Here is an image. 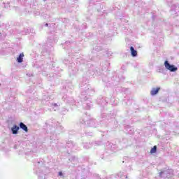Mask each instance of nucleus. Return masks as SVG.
<instances>
[{"mask_svg": "<svg viewBox=\"0 0 179 179\" xmlns=\"http://www.w3.org/2000/svg\"><path fill=\"white\" fill-rule=\"evenodd\" d=\"M80 87L82 90L81 100L82 101H85L83 103V106L85 110H90L92 108V104H90L92 101L89 99V97H87V95L86 94H93V93H94V90L93 89H90V85L87 84V82H82L80 84Z\"/></svg>", "mask_w": 179, "mask_h": 179, "instance_id": "nucleus-1", "label": "nucleus"}, {"mask_svg": "<svg viewBox=\"0 0 179 179\" xmlns=\"http://www.w3.org/2000/svg\"><path fill=\"white\" fill-rule=\"evenodd\" d=\"M35 173L38 176V179H45L47 174L50 173V169L45 166L43 161L38 162L36 163V168L35 169Z\"/></svg>", "mask_w": 179, "mask_h": 179, "instance_id": "nucleus-2", "label": "nucleus"}, {"mask_svg": "<svg viewBox=\"0 0 179 179\" xmlns=\"http://www.w3.org/2000/svg\"><path fill=\"white\" fill-rule=\"evenodd\" d=\"M79 124L84 125V127H91L92 128H96L97 127V123H96V120L90 119L87 116L84 117L83 118L80 119Z\"/></svg>", "mask_w": 179, "mask_h": 179, "instance_id": "nucleus-3", "label": "nucleus"}, {"mask_svg": "<svg viewBox=\"0 0 179 179\" xmlns=\"http://www.w3.org/2000/svg\"><path fill=\"white\" fill-rule=\"evenodd\" d=\"M164 66L166 69H167V71H169L170 72H177V71H178V68L174 64H171L168 60H166L164 62Z\"/></svg>", "mask_w": 179, "mask_h": 179, "instance_id": "nucleus-4", "label": "nucleus"}, {"mask_svg": "<svg viewBox=\"0 0 179 179\" xmlns=\"http://www.w3.org/2000/svg\"><path fill=\"white\" fill-rule=\"evenodd\" d=\"M160 177L162 178H170L173 176V170L168 169L166 171H164L159 173Z\"/></svg>", "mask_w": 179, "mask_h": 179, "instance_id": "nucleus-5", "label": "nucleus"}, {"mask_svg": "<svg viewBox=\"0 0 179 179\" xmlns=\"http://www.w3.org/2000/svg\"><path fill=\"white\" fill-rule=\"evenodd\" d=\"M66 148L70 150H73V149L76 150V144H74L73 141H70L66 143Z\"/></svg>", "mask_w": 179, "mask_h": 179, "instance_id": "nucleus-6", "label": "nucleus"}, {"mask_svg": "<svg viewBox=\"0 0 179 179\" xmlns=\"http://www.w3.org/2000/svg\"><path fill=\"white\" fill-rule=\"evenodd\" d=\"M19 129H20V127L16 124H14L13 127H11V133L13 135H17L19 134Z\"/></svg>", "mask_w": 179, "mask_h": 179, "instance_id": "nucleus-7", "label": "nucleus"}, {"mask_svg": "<svg viewBox=\"0 0 179 179\" xmlns=\"http://www.w3.org/2000/svg\"><path fill=\"white\" fill-rule=\"evenodd\" d=\"M160 87L152 88L150 91L151 96H156L160 92Z\"/></svg>", "mask_w": 179, "mask_h": 179, "instance_id": "nucleus-8", "label": "nucleus"}, {"mask_svg": "<svg viewBox=\"0 0 179 179\" xmlns=\"http://www.w3.org/2000/svg\"><path fill=\"white\" fill-rule=\"evenodd\" d=\"M98 104L99 106H102V107H104V106L107 104V100H106L104 98H99Z\"/></svg>", "mask_w": 179, "mask_h": 179, "instance_id": "nucleus-9", "label": "nucleus"}, {"mask_svg": "<svg viewBox=\"0 0 179 179\" xmlns=\"http://www.w3.org/2000/svg\"><path fill=\"white\" fill-rule=\"evenodd\" d=\"M22 131H24L25 132H29V128L27 126L23 123V122H20V127H19Z\"/></svg>", "mask_w": 179, "mask_h": 179, "instance_id": "nucleus-10", "label": "nucleus"}, {"mask_svg": "<svg viewBox=\"0 0 179 179\" xmlns=\"http://www.w3.org/2000/svg\"><path fill=\"white\" fill-rule=\"evenodd\" d=\"M130 51L131 54V57H138V51L135 50V48L133 46L130 47Z\"/></svg>", "mask_w": 179, "mask_h": 179, "instance_id": "nucleus-11", "label": "nucleus"}, {"mask_svg": "<svg viewBox=\"0 0 179 179\" xmlns=\"http://www.w3.org/2000/svg\"><path fill=\"white\" fill-rule=\"evenodd\" d=\"M56 127V132H62V131H64V127L61 124H59V122L57 123Z\"/></svg>", "mask_w": 179, "mask_h": 179, "instance_id": "nucleus-12", "label": "nucleus"}, {"mask_svg": "<svg viewBox=\"0 0 179 179\" xmlns=\"http://www.w3.org/2000/svg\"><path fill=\"white\" fill-rule=\"evenodd\" d=\"M24 57V54L20 53L19 56L17 57V62H18V64H22V62H23Z\"/></svg>", "mask_w": 179, "mask_h": 179, "instance_id": "nucleus-13", "label": "nucleus"}, {"mask_svg": "<svg viewBox=\"0 0 179 179\" xmlns=\"http://www.w3.org/2000/svg\"><path fill=\"white\" fill-rule=\"evenodd\" d=\"M50 69L49 64H43L41 66V69H42V71H44V72H45V71H47V69Z\"/></svg>", "mask_w": 179, "mask_h": 179, "instance_id": "nucleus-14", "label": "nucleus"}, {"mask_svg": "<svg viewBox=\"0 0 179 179\" xmlns=\"http://www.w3.org/2000/svg\"><path fill=\"white\" fill-rule=\"evenodd\" d=\"M93 146V143H84L85 149H90Z\"/></svg>", "mask_w": 179, "mask_h": 179, "instance_id": "nucleus-15", "label": "nucleus"}, {"mask_svg": "<svg viewBox=\"0 0 179 179\" xmlns=\"http://www.w3.org/2000/svg\"><path fill=\"white\" fill-rule=\"evenodd\" d=\"M69 162L71 163H75V162H78V158L75 156H72L71 158L69 159Z\"/></svg>", "mask_w": 179, "mask_h": 179, "instance_id": "nucleus-16", "label": "nucleus"}, {"mask_svg": "<svg viewBox=\"0 0 179 179\" xmlns=\"http://www.w3.org/2000/svg\"><path fill=\"white\" fill-rule=\"evenodd\" d=\"M157 152V146L155 145L150 150V153H156Z\"/></svg>", "mask_w": 179, "mask_h": 179, "instance_id": "nucleus-17", "label": "nucleus"}, {"mask_svg": "<svg viewBox=\"0 0 179 179\" xmlns=\"http://www.w3.org/2000/svg\"><path fill=\"white\" fill-rule=\"evenodd\" d=\"M50 99H51V97L50 96H47L45 95L43 96V100H45V101H48V100H50Z\"/></svg>", "mask_w": 179, "mask_h": 179, "instance_id": "nucleus-18", "label": "nucleus"}, {"mask_svg": "<svg viewBox=\"0 0 179 179\" xmlns=\"http://www.w3.org/2000/svg\"><path fill=\"white\" fill-rule=\"evenodd\" d=\"M63 99H64V100H66V101L67 102V103H72V101H69V98H68V96H63Z\"/></svg>", "mask_w": 179, "mask_h": 179, "instance_id": "nucleus-19", "label": "nucleus"}, {"mask_svg": "<svg viewBox=\"0 0 179 179\" xmlns=\"http://www.w3.org/2000/svg\"><path fill=\"white\" fill-rule=\"evenodd\" d=\"M58 176H59V177L64 178V173H62V171H59V172L58 173Z\"/></svg>", "mask_w": 179, "mask_h": 179, "instance_id": "nucleus-20", "label": "nucleus"}, {"mask_svg": "<svg viewBox=\"0 0 179 179\" xmlns=\"http://www.w3.org/2000/svg\"><path fill=\"white\" fill-rule=\"evenodd\" d=\"M64 64H65L66 65H68V64H69V59H65L63 61Z\"/></svg>", "mask_w": 179, "mask_h": 179, "instance_id": "nucleus-21", "label": "nucleus"}, {"mask_svg": "<svg viewBox=\"0 0 179 179\" xmlns=\"http://www.w3.org/2000/svg\"><path fill=\"white\" fill-rule=\"evenodd\" d=\"M45 27H48V29H51V25H50L49 23L45 24Z\"/></svg>", "mask_w": 179, "mask_h": 179, "instance_id": "nucleus-22", "label": "nucleus"}, {"mask_svg": "<svg viewBox=\"0 0 179 179\" xmlns=\"http://www.w3.org/2000/svg\"><path fill=\"white\" fill-rule=\"evenodd\" d=\"M106 117H107V115H106V113L101 115L102 118H106Z\"/></svg>", "mask_w": 179, "mask_h": 179, "instance_id": "nucleus-23", "label": "nucleus"}, {"mask_svg": "<svg viewBox=\"0 0 179 179\" xmlns=\"http://www.w3.org/2000/svg\"><path fill=\"white\" fill-rule=\"evenodd\" d=\"M18 146L19 145L17 144L14 145V149H17Z\"/></svg>", "mask_w": 179, "mask_h": 179, "instance_id": "nucleus-24", "label": "nucleus"}, {"mask_svg": "<svg viewBox=\"0 0 179 179\" xmlns=\"http://www.w3.org/2000/svg\"><path fill=\"white\" fill-rule=\"evenodd\" d=\"M95 145H101V142H99V143H97V142H95Z\"/></svg>", "mask_w": 179, "mask_h": 179, "instance_id": "nucleus-25", "label": "nucleus"}, {"mask_svg": "<svg viewBox=\"0 0 179 179\" xmlns=\"http://www.w3.org/2000/svg\"><path fill=\"white\" fill-rule=\"evenodd\" d=\"M53 106H54L55 107H57V106H58V104H57V103H53Z\"/></svg>", "mask_w": 179, "mask_h": 179, "instance_id": "nucleus-26", "label": "nucleus"}, {"mask_svg": "<svg viewBox=\"0 0 179 179\" xmlns=\"http://www.w3.org/2000/svg\"><path fill=\"white\" fill-rule=\"evenodd\" d=\"M27 76H31V74L27 73Z\"/></svg>", "mask_w": 179, "mask_h": 179, "instance_id": "nucleus-27", "label": "nucleus"}, {"mask_svg": "<svg viewBox=\"0 0 179 179\" xmlns=\"http://www.w3.org/2000/svg\"><path fill=\"white\" fill-rule=\"evenodd\" d=\"M52 78H53V79H54V78H55V76L52 75Z\"/></svg>", "mask_w": 179, "mask_h": 179, "instance_id": "nucleus-28", "label": "nucleus"}, {"mask_svg": "<svg viewBox=\"0 0 179 179\" xmlns=\"http://www.w3.org/2000/svg\"><path fill=\"white\" fill-rule=\"evenodd\" d=\"M132 170V168L131 167H130V169H129V171H131Z\"/></svg>", "mask_w": 179, "mask_h": 179, "instance_id": "nucleus-29", "label": "nucleus"}, {"mask_svg": "<svg viewBox=\"0 0 179 179\" xmlns=\"http://www.w3.org/2000/svg\"><path fill=\"white\" fill-rule=\"evenodd\" d=\"M72 71V69H69V71L71 72Z\"/></svg>", "mask_w": 179, "mask_h": 179, "instance_id": "nucleus-30", "label": "nucleus"}, {"mask_svg": "<svg viewBox=\"0 0 179 179\" xmlns=\"http://www.w3.org/2000/svg\"><path fill=\"white\" fill-rule=\"evenodd\" d=\"M97 178H98V179H99V178H100V177H99V176H97Z\"/></svg>", "mask_w": 179, "mask_h": 179, "instance_id": "nucleus-31", "label": "nucleus"}, {"mask_svg": "<svg viewBox=\"0 0 179 179\" xmlns=\"http://www.w3.org/2000/svg\"><path fill=\"white\" fill-rule=\"evenodd\" d=\"M73 75H75V73H73Z\"/></svg>", "mask_w": 179, "mask_h": 179, "instance_id": "nucleus-32", "label": "nucleus"}, {"mask_svg": "<svg viewBox=\"0 0 179 179\" xmlns=\"http://www.w3.org/2000/svg\"><path fill=\"white\" fill-rule=\"evenodd\" d=\"M49 76H50V78H51V75H50Z\"/></svg>", "mask_w": 179, "mask_h": 179, "instance_id": "nucleus-33", "label": "nucleus"}, {"mask_svg": "<svg viewBox=\"0 0 179 179\" xmlns=\"http://www.w3.org/2000/svg\"><path fill=\"white\" fill-rule=\"evenodd\" d=\"M101 159H103V157H101Z\"/></svg>", "mask_w": 179, "mask_h": 179, "instance_id": "nucleus-34", "label": "nucleus"}, {"mask_svg": "<svg viewBox=\"0 0 179 179\" xmlns=\"http://www.w3.org/2000/svg\"><path fill=\"white\" fill-rule=\"evenodd\" d=\"M168 2H169V0H168Z\"/></svg>", "mask_w": 179, "mask_h": 179, "instance_id": "nucleus-35", "label": "nucleus"}, {"mask_svg": "<svg viewBox=\"0 0 179 179\" xmlns=\"http://www.w3.org/2000/svg\"><path fill=\"white\" fill-rule=\"evenodd\" d=\"M43 1H45V0H43Z\"/></svg>", "mask_w": 179, "mask_h": 179, "instance_id": "nucleus-36", "label": "nucleus"}]
</instances>
